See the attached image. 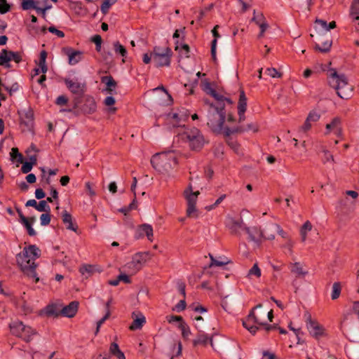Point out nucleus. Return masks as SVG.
<instances>
[{"label":"nucleus","mask_w":359,"mask_h":359,"mask_svg":"<svg viewBox=\"0 0 359 359\" xmlns=\"http://www.w3.org/2000/svg\"><path fill=\"white\" fill-rule=\"evenodd\" d=\"M351 15L355 20H359V1L353 0L351 5Z\"/></svg>","instance_id":"obj_30"},{"label":"nucleus","mask_w":359,"mask_h":359,"mask_svg":"<svg viewBox=\"0 0 359 359\" xmlns=\"http://www.w3.org/2000/svg\"><path fill=\"white\" fill-rule=\"evenodd\" d=\"M46 57H47V53H46V50H42L40 53V57H39V61L38 65L39 66L46 65Z\"/></svg>","instance_id":"obj_63"},{"label":"nucleus","mask_w":359,"mask_h":359,"mask_svg":"<svg viewBox=\"0 0 359 359\" xmlns=\"http://www.w3.org/2000/svg\"><path fill=\"white\" fill-rule=\"evenodd\" d=\"M36 2L35 0H22L21 3V8L27 11L29 9H36Z\"/></svg>","instance_id":"obj_38"},{"label":"nucleus","mask_w":359,"mask_h":359,"mask_svg":"<svg viewBox=\"0 0 359 359\" xmlns=\"http://www.w3.org/2000/svg\"><path fill=\"white\" fill-rule=\"evenodd\" d=\"M182 138L189 142L191 150L198 151L204 145L203 136L196 128H193L184 132Z\"/></svg>","instance_id":"obj_7"},{"label":"nucleus","mask_w":359,"mask_h":359,"mask_svg":"<svg viewBox=\"0 0 359 359\" xmlns=\"http://www.w3.org/2000/svg\"><path fill=\"white\" fill-rule=\"evenodd\" d=\"M177 288H178L180 293L182 295L183 298L185 299L186 298L185 283L182 281L178 282L177 283Z\"/></svg>","instance_id":"obj_62"},{"label":"nucleus","mask_w":359,"mask_h":359,"mask_svg":"<svg viewBox=\"0 0 359 359\" xmlns=\"http://www.w3.org/2000/svg\"><path fill=\"white\" fill-rule=\"evenodd\" d=\"M91 41L95 44V50L97 52L101 50V45L102 43V39L100 35L95 34L91 38Z\"/></svg>","instance_id":"obj_43"},{"label":"nucleus","mask_w":359,"mask_h":359,"mask_svg":"<svg viewBox=\"0 0 359 359\" xmlns=\"http://www.w3.org/2000/svg\"><path fill=\"white\" fill-rule=\"evenodd\" d=\"M196 327L198 330V333L196 338L193 340V346H197L198 345H202L205 346L208 343H210V346L213 347L212 336L209 337L208 334H205L200 327L196 325Z\"/></svg>","instance_id":"obj_17"},{"label":"nucleus","mask_w":359,"mask_h":359,"mask_svg":"<svg viewBox=\"0 0 359 359\" xmlns=\"http://www.w3.org/2000/svg\"><path fill=\"white\" fill-rule=\"evenodd\" d=\"M262 306V304H259L255 306L249 313L247 318L243 320V325L245 328H246L250 333L255 334L257 331L259 330V327L254 325H248V323L252 322L255 324H258L261 325V323L257 317L255 316L254 310L257 308H259Z\"/></svg>","instance_id":"obj_12"},{"label":"nucleus","mask_w":359,"mask_h":359,"mask_svg":"<svg viewBox=\"0 0 359 359\" xmlns=\"http://www.w3.org/2000/svg\"><path fill=\"white\" fill-rule=\"evenodd\" d=\"M252 130L257 132L258 130V126L255 123H248L245 127L239 126L233 128H226L225 130V136L236 133H243L245 131Z\"/></svg>","instance_id":"obj_18"},{"label":"nucleus","mask_w":359,"mask_h":359,"mask_svg":"<svg viewBox=\"0 0 359 359\" xmlns=\"http://www.w3.org/2000/svg\"><path fill=\"white\" fill-rule=\"evenodd\" d=\"M146 236L150 241H153V228L150 224H143L139 225L135 233V238L140 239Z\"/></svg>","instance_id":"obj_15"},{"label":"nucleus","mask_w":359,"mask_h":359,"mask_svg":"<svg viewBox=\"0 0 359 359\" xmlns=\"http://www.w3.org/2000/svg\"><path fill=\"white\" fill-rule=\"evenodd\" d=\"M276 230L273 229L271 226H269L268 229H265L264 231V237L262 238L266 239V240H273L275 238V234L274 232Z\"/></svg>","instance_id":"obj_44"},{"label":"nucleus","mask_w":359,"mask_h":359,"mask_svg":"<svg viewBox=\"0 0 359 359\" xmlns=\"http://www.w3.org/2000/svg\"><path fill=\"white\" fill-rule=\"evenodd\" d=\"M187 303L185 299H181L175 306V310L177 312L184 311L186 309Z\"/></svg>","instance_id":"obj_57"},{"label":"nucleus","mask_w":359,"mask_h":359,"mask_svg":"<svg viewBox=\"0 0 359 359\" xmlns=\"http://www.w3.org/2000/svg\"><path fill=\"white\" fill-rule=\"evenodd\" d=\"M64 82L68 90L72 94L76 95L72 100V103L74 104V109H78L82 102V98L86 90V83H82L77 81V80L74 81L69 78L65 79Z\"/></svg>","instance_id":"obj_5"},{"label":"nucleus","mask_w":359,"mask_h":359,"mask_svg":"<svg viewBox=\"0 0 359 359\" xmlns=\"http://www.w3.org/2000/svg\"><path fill=\"white\" fill-rule=\"evenodd\" d=\"M68 102V98L65 95H60L55 100V104L60 106L67 104Z\"/></svg>","instance_id":"obj_61"},{"label":"nucleus","mask_w":359,"mask_h":359,"mask_svg":"<svg viewBox=\"0 0 359 359\" xmlns=\"http://www.w3.org/2000/svg\"><path fill=\"white\" fill-rule=\"evenodd\" d=\"M48 30L52 33V34H55L56 36H57L58 37L60 38H63L65 36V33L62 32V31H60L59 29H57L54 26H50L48 28Z\"/></svg>","instance_id":"obj_56"},{"label":"nucleus","mask_w":359,"mask_h":359,"mask_svg":"<svg viewBox=\"0 0 359 359\" xmlns=\"http://www.w3.org/2000/svg\"><path fill=\"white\" fill-rule=\"evenodd\" d=\"M328 82L331 87L334 88L339 97L348 100L351 97L353 87L348 82V79L344 74H339L335 69H330Z\"/></svg>","instance_id":"obj_1"},{"label":"nucleus","mask_w":359,"mask_h":359,"mask_svg":"<svg viewBox=\"0 0 359 359\" xmlns=\"http://www.w3.org/2000/svg\"><path fill=\"white\" fill-rule=\"evenodd\" d=\"M150 259L151 254L149 252H137L133 256L132 260L127 264V267L133 272L136 273L139 271L146 262Z\"/></svg>","instance_id":"obj_8"},{"label":"nucleus","mask_w":359,"mask_h":359,"mask_svg":"<svg viewBox=\"0 0 359 359\" xmlns=\"http://www.w3.org/2000/svg\"><path fill=\"white\" fill-rule=\"evenodd\" d=\"M244 230L248 234L250 240L255 243L260 242L261 239L264 237V231L258 227L253 226L250 228L245 226Z\"/></svg>","instance_id":"obj_20"},{"label":"nucleus","mask_w":359,"mask_h":359,"mask_svg":"<svg viewBox=\"0 0 359 359\" xmlns=\"http://www.w3.org/2000/svg\"><path fill=\"white\" fill-rule=\"evenodd\" d=\"M12 161L16 160L18 163H23L24 157L17 147H13L10 153Z\"/></svg>","instance_id":"obj_34"},{"label":"nucleus","mask_w":359,"mask_h":359,"mask_svg":"<svg viewBox=\"0 0 359 359\" xmlns=\"http://www.w3.org/2000/svg\"><path fill=\"white\" fill-rule=\"evenodd\" d=\"M291 272L295 273L297 276H304L308 273L307 271L303 270V268L301 266L299 262H295L292 264Z\"/></svg>","instance_id":"obj_32"},{"label":"nucleus","mask_w":359,"mask_h":359,"mask_svg":"<svg viewBox=\"0 0 359 359\" xmlns=\"http://www.w3.org/2000/svg\"><path fill=\"white\" fill-rule=\"evenodd\" d=\"M60 310L57 305L50 304L46 307V313L48 316L57 317L61 315Z\"/></svg>","instance_id":"obj_29"},{"label":"nucleus","mask_w":359,"mask_h":359,"mask_svg":"<svg viewBox=\"0 0 359 359\" xmlns=\"http://www.w3.org/2000/svg\"><path fill=\"white\" fill-rule=\"evenodd\" d=\"M323 158L322 159L323 163H326L327 162L330 161V160L332 161H334L333 156L330 154V152L327 150H323Z\"/></svg>","instance_id":"obj_60"},{"label":"nucleus","mask_w":359,"mask_h":359,"mask_svg":"<svg viewBox=\"0 0 359 359\" xmlns=\"http://www.w3.org/2000/svg\"><path fill=\"white\" fill-rule=\"evenodd\" d=\"M168 323H171L174 321L180 322V323H184V320L182 316H168Z\"/></svg>","instance_id":"obj_64"},{"label":"nucleus","mask_w":359,"mask_h":359,"mask_svg":"<svg viewBox=\"0 0 359 359\" xmlns=\"http://www.w3.org/2000/svg\"><path fill=\"white\" fill-rule=\"evenodd\" d=\"M83 97V104L81 106L80 109L84 114H92L97 109L96 102L93 97L86 95Z\"/></svg>","instance_id":"obj_16"},{"label":"nucleus","mask_w":359,"mask_h":359,"mask_svg":"<svg viewBox=\"0 0 359 359\" xmlns=\"http://www.w3.org/2000/svg\"><path fill=\"white\" fill-rule=\"evenodd\" d=\"M252 21L255 22V23L258 25L261 24L262 22H264L266 20H265V18L262 13L256 15V13L255 11L253 18H252Z\"/></svg>","instance_id":"obj_55"},{"label":"nucleus","mask_w":359,"mask_h":359,"mask_svg":"<svg viewBox=\"0 0 359 359\" xmlns=\"http://www.w3.org/2000/svg\"><path fill=\"white\" fill-rule=\"evenodd\" d=\"M271 227L277 231V233L283 238H288L289 236L288 234L280 227L279 224H273L271 225Z\"/></svg>","instance_id":"obj_47"},{"label":"nucleus","mask_w":359,"mask_h":359,"mask_svg":"<svg viewBox=\"0 0 359 359\" xmlns=\"http://www.w3.org/2000/svg\"><path fill=\"white\" fill-rule=\"evenodd\" d=\"M36 210L39 212H50V208L47 204L46 201H40L39 203H37Z\"/></svg>","instance_id":"obj_42"},{"label":"nucleus","mask_w":359,"mask_h":359,"mask_svg":"<svg viewBox=\"0 0 359 359\" xmlns=\"http://www.w3.org/2000/svg\"><path fill=\"white\" fill-rule=\"evenodd\" d=\"M79 271L82 274L87 273L89 275H91L94 271V267L90 264L83 265L80 268Z\"/></svg>","instance_id":"obj_51"},{"label":"nucleus","mask_w":359,"mask_h":359,"mask_svg":"<svg viewBox=\"0 0 359 359\" xmlns=\"http://www.w3.org/2000/svg\"><path fill=\"white\" fill-rule=\"evenodd\" d=\"M184 194L187 201V216L189 217H198V210L196 208V204L197 201V198H196V195L190 194L188 192V189H185Z\"/></svg>","instance_id":"obj_14"},{"label":"nucleus","mask_w":359,"mask_h":359,"mask_svg":"<svg viewBox=\"0 0 359 359\" xmlns=\"http://www.w3.org/2000/svg\"><path fill=\"white\" fill-rule=\"evenodd\" d=\"M341 291V285L339 282L334 283L332 285V299L334 300L339 297Z\"/></svg>","instance_id":"obj_36"},{"label":"nucleus","mask_w":359,"mask_h":359,"mask_svg":"<svg viewBox=\"0 0 359 359\" xmlns=\"http://www.w3.org/2000/svg\"><path fill=\"white\" fill-rule=\"evenodd\" d=\"M11 11V5L7 0H0V13L5 14Z\"/></svg>","instance_id":"obj_46"},{"label":"nucleus","mask_w":359,"mask_h":359,"mask_svg":"<svg viewBox=\"0 0 359 359\" xmlns=\"http://www.w3.org/2000/svg\"><path fill=\"white\" fill-rule=\"evenodd\" d=\"M21 163L22 164L21 168V171L22 172V173L27 174L32 170L33 167L32 163H30L28 161H25V160L23 161V163Z\"/></svg>","instance_id":"obj_53"},{"label":"nucleus","mask_w":359,"mask_h":359,"mask_svg":"<svg viewBox=\"0 0 359 359\" xmlns=\"http://www.w3.org/2000/svg\"><path fill=\"white\" fill-rule=\"evenodd\" d=\"M226 114H221L215 109H208L207 125L215 134H223L225 136V130L228 126H224Z\"/></svg>","instance_id":"obj_3"},{"label":"nucleus","mask_w":359,"mask_h":359,"mask_svg":"<svg viewBox=\"0 0 359 359\" xmlns=\"http://www.w3.org/2000/svg\"><path fill=\"white\" fill-rule=\"evenodd\" d=\"M40 219H41V224L42 226L48 225L50 224V219H51V215H50V212H46V213L42 214L40 217Z\"/></svg>","instance_id":"obj_48"},{"label":"nucleus","mask_w":359,"mask_h":359,"mask_svg":"<svg viewBox=\"0 0 359 359\" xmlns=\"http://www.w3.org/2000/svg\"><path fill=\"white\" fill-rule=\"evenodd\" d=\"M209 109H215L216 111H217L218 112H219L221 114H226V111H225L224 101L217 102L216 104L210 103Z\"/></svg>","instance_id":"obj_33"},{"label":"nucleus","mask_w":359,"mask_h":359,"mask_svg":"<svg viewBox=\"0 0 359 359\" xmlns=\"http://www.w3.org/2000/svg\"><path fill=\"white\" fill-rule=\"evenodd\" d=\"M35 222L34 217H26L24 218L20 222L23 224V226L26 228V229H29V228L32 226L33 223Z\"/></svg>","instance_id":"obj_49"},{"label":"nucleus","mask_w":359,"mask_h":359,"mask_svg":"<svg viewBox=\"0 0 359 359\" xmlns=\"http://www.w3.org/2000/svg\"><path fill=\"white\" fill-rule=\"evenodd\" d=\"M23 255L27 256L28 255L30 258L34 262L35 259L40 257L41 250L35 245H29L28 247H25L23 249Z\"/></svg>","instance_id":"obj_26"},{"label":"nucleus","mask_w":359,"mask_h":359,"mask_svg":"<svg viewBox=\"0 0 359 359\" xmlns=\"http://www.w3.org/2000/svg\"><path fill=\"white\" fill-rule=\"evenodd\" d=\"M262 275L261 270L257 263H255L252 267L249 270L248 273V276L251 277L252 276L256 278H259Z\"/></svg>","instance_id":"obj_41"},{"label":"nucleus","mask_w":359,"mask_h":359,"mask_svg":"<svg viewBox=\"0 0 359 359\" xmlns=\"http://www.w3.org/2000/svg\"><path fill=\"white\" fill-rule=\"evenodd\" d=\"M110 311H107L105 315L100 320L97 321L95 334L99 332L100 326L110 317Z\"/></svg>","instance_id":"obj_52"},{"label":"nucleus","mask_w":359,"mask_h":359,"mask_svg":"<svg viewBox=\"0 0 359 359\" xmlns=\"http://www.w3.org/2000/svg\"><path fill=\"white\" fill-rule=\"evenodd\" d=\"M179 328L182 330V335L184 339H187L189 335L191 334L189 326L184 323H180Z\"/></svg>","instance_id":"obj_45"},{"label":"nucleus","mask_w":359,"mask_h":359,"mask_svg":"<svg viewBox=\"0 0 359 359\" xmlns=\"http://www.w3.org/2000/svg\"><path fill=\"white\" fill-rule=\"evenodd\" d=\"M231 135L229 136H224L226 137V142L233 151L238 152L240 147V144H238L237 140L231 137Z\"/></svg>","instance_id":"obj_35"},{"label":"nucleus","mask_w":359,"mask_h":359,"mask_svg":"<svg viewBox=\"0 0 359 359\" xmlns=\"http://www.w3.org/2000/svg\"><path fill=\"white\" fill-rule=\"evenodd\" d=\"M245 226L242 219L239 220L231 219V225L230 226V229L231 230L232 232L236 233L237 232L238 229H244Z\"/></svg>","instance_id":"obj_39"},{"label":"nucleus","mask_w":359,"mask_h":359,"mask_svg":"<svg viewBox=\"0 0 359 359\" xmlns=\"http://www.w3.org/2000/svg\"><path fill=\"white\" fill-rule=\"evenodd\" d=\"M114 46V50L116 53L120 54L122 57H125L127 55V50L121 45L119 41H115L113 44Z\"/></svg>","instance_id":"obj_37"},{"label":"nucleus","mask_w":359,"mask_h":359,"mask_svg":"<svg viewBox=\"0 0 359 359\" xmlns=\"http://www.w3.org/2000/svg\"><path fill=\"white\" fill-rule=\"evenodd\" d=\"M16 262L21 271L25 274L30 278H34L35 283L39 282V278L37 277L36 272L37 265L28 255H27V256L23 255V250L16 255Z\"/></svg>","instance_id":"obj_4"},{"label":"nucleus","mask_w":359,"mask_h":359,"mask_svg":"<svg viewBox=\"0 0 359 359\" xmlns=\"http://www.w3.org/2000/svg\"><path fill=\"white\" fill-rule=\"evenodd\" d=\"M172 51L170 48L164 49V53L153 55V62L156 67H169L171 62Z\"/></svg>","instance_id":"obj_10"},{"label":"nucleus","mask_w":359,"mask_h":359,"mask_svg":"<svg viewBox=\"0 0 359 359\" xmlns=\"http://www.w3.org/2000/svg\"><path fill=\"white\" fill-rule=\"evenodd\" d=\"M12 334L22 339L26 342L32 340V337L36 334L35 330L25 325L22 321H14L9 325Z\"/></svg>","instance_id":"obj_6"},{"label":"nucleus","mask_w":359,"mask_h":359,"mask_svg":"<svg viewBox=\"0 0 359 359\" xmlns=\"http://www.w3.org/2000/svg\"><path fill=\"white\" fill-rule=\"evenodd\" d=\"M132 318H133V321L129 327L130 330L141 329L146 323L145 317L140 312H138L137 313H136V312H133Z\"/></svg>","instance_id":"obj_22"},{"label":"nucleus","mask_w":359,"mask_h":359,"mask_svg":"<svg viewBox=\"0 0 359 359\" xmlns=\"http://www.w3.org/2000/svg\"><path fill=\"white\" fill-rule=\"evenodd\" d=\"M167 119L172 124L173 127L181 126V121L182 120V116L177 113H170L167 116Z\"/></svg>","instance_id":"obj_28"},{"label":"nucleus","mask_w":359,"mask_h":359,"mask_svg":"<svg viewBox=\"0 0 359 359\" xmlns=\"http://www.w3.org/2000/svg\"><path fill=\"white\" fill-rule=\"evenodd\" d=\"M79 302L72 301L68 305L64 306L61 310V316L73 318L77 313L79 308Z\"/></svg>","instance_id":"obj_21"},{"label":"nucleus","mask_w":359,"mask_h":359,"mask_svg":"<svg viewBox=\"0 0 359 359\" xmlns=\"http://www.w3.org/2000/svg\"><path fill=\"white\" fill-rule=\"evenodd\" d=\"M266 73L272 78H280L282 76V74L278 72L275 68H267Z\"/></svg>","instance_id":"obj_50"},{"label":"nucleus","mask_w":359,"mask_h":359,"mask_svg":"<svg viewBox=\"0 0 359 359\" xmlns=\"http://www.w3.org/2000/svg\"><path fill=\"white\" fill-rule=\"evenodd\" d=\"M20 124L24 126L25 128L23 131H32L34 127V111L32 108H29L27 111L20 113Z\"/></svg>","instance_id":"obj_13"},{"label":"nucleus","mask_w":359,"mask_h":359,"mask_svg":"<svg viewBox=\"0 0 359 359\" xmlns=\"http://www.w3.org/2000/svg\"><path fill=\"white\" fill-rule=\"evenodd\" d=\"M117 0H104L100 6L101 12L103 14H107L109 11V8L114 5Z\"/></svg>","instance_id":"obj_40"},{"label":"nucleus","mask_w":359,"mask_h":359,"mask_svg":"<svg viewBox=\"0 0 359 359\" xmlns=\"http://www.w3.org/2000/svg\"><path fill=\"white\" fill-rule=\"evenodd\" d=\"M239 95V100L238 102V111H240L241 113H245L247 109V97L245 93V91L241 88Z\"/></svg>","instance_id":"obj_27"},{"label":"nucleus","mask_w":359,"mask_h":359,"mask_svg":"<svg viewBox=\"0 0 359 359\" xmlns=\"http://www.w3.org/2000/svg\"><path fill=\"white\" fill-rule=\"evenodd\" d=\"M320 117V116L319 114H318L316 111H311L309 112L306 118L308 119V121L316 122L319 120Z\"/></svg>","instance_id":"obj_54"},{"label":"nucleus","mask_w":359,"mask_h":359,"mask_svg":"<svg viewBox=\"0 0 359 359\" xmlns=\"http://www.w3.org/2000/svg\"><path fill=\"white\" fill-rule=\"evenodd\" d=\"M101 83L106 85L105 91L109 94H112L115 91L117 86V83L112 77V76H103L100 79Z\"/></svg>","instance_id":"obj_25"},{"label":"nucleus","mask_w":359,"mask_h":359,"mask_svg":"<svg viewBox=\"0 0 359 359\" xmlns=\"http://www.w3.org/2000/svg\"><path fill=\"white\" fill-rule=\"evenodd\" d=\"M62 51L68 56L69 65H76L81 60L82 52L79 50H75L70 47H65L62 48Z\"/></svg>","instance_id":"obj_19"},{"label":"nucleus","mask_w":359,"mask_h":359,"mask_svg":"<svg viewBox=\"0 0 359 359\" xmlns=\"http://www.w3.org/2000/svg\"><path fill=\"white\" fill-rule=\"evenodd\" d=\"M208 94L212 96L217 100V102L224 101V97L218 94L215 90H211V91H208Z\"/></svg>","instance_id":"obj_58"},{"label":"nucleus","mask_w":359,"mask_h":359,"mask_svg":"<svg viewBox=\"0 0 359 359\" xmlns=\"http://www.w3.org/2000/svg\"><path fill=\"white\" fill-rule=\"evenodd\" d=\"M62 220L66 226V229L78 233V226L74 222L72 216L67 210H64L62 213Z\"/></svg>","instance_id":"obj_23"},{"label":"nucleus","mask_w":359,"mask_h":359,"mask_svg":"<svg viewBox=\"0 0 359 359\" xmlns=\"http://www.w3.org/2000/svg\"><path fill=\"white\" fill-rule=\"evenodd\" d=\"M322 36L325 38V40L322 41V46H320L318 43H316L314 49L316 51L326 53L330 50L332 44V41L331 36L329 34H324Z\"/></svg>","instance_id":"obj_24"},{"label":"nucleus","mask_w":359,"mask_h":359,"mask_svg":"<svg viewBox=\"0 0 359 359\" xmlns=\"http://www.w3.org/2000/svg\"><path fill=\"white\" fill-rule=\"evenodd\" d=\"M312 229V224L309 221H306L302 226L300 229V234L302 238V241L304 242L306 239L307 232L310 231Z\"/></svg>","instance_id":"obj_31"},{"label":"nucleus","mask_w":359,"mask_h":359,"mask_svg":"<svg viewBox=\"0 0 359 359\" xmlns=\"http://www.w3.org/2000/svg\"><path fill=\"white\" fill-rule=\"evenodd\" d=\"M13 60L16 63H20L22 61V55L19 52H14L12 50H7L3 49L1 55H0V65L6 68H10V61Z\"/></svg>","instance_id":"obj_9"},{"label":"nucleus","mask_w":359,"mask_h":359,"mask_svg":"<svg viewBox=\"0 0 359 359\" xmlns=\"http://www.w3.org/2000/svg\"><path fill=\"white\" fill-rule=\"evenodd\" d=\"M150 162L152 167L158 172L168 173L178 165V158L175 152L170 151L154 154Z\"/></svg>","instance_id":"obj_2"},{"label":"nucleus","mask_w":359,"mask_h":359,"mask_svg":"<svg viewBox=\"0 0 359 359\" xmlns=\"http://www.w3.org/2000/svg\"><path fill=\"white\" fill-rule=\"evenodd\" d=\"M110 353L113 355H116L121 351L118 345L116 342H112L109 347Z\"/></svg>","instance_id":"obj_59"},{"label":"nucleus","mask_w":359,"mask_h":359,"mask_svg":"<svg viewBox=\"0 0 359 359\" xmlns=\"http://www.w3.org/2000/svg\"><path fill=\"white\" fill-rule=\"evenodd\" d=\"M306 316V327L307 329L313 337L318 339L324 334V328L316 320L311 318L309 313L305 315Z\"/></svg>","instance_id":"obj_11"}]
</instances>
